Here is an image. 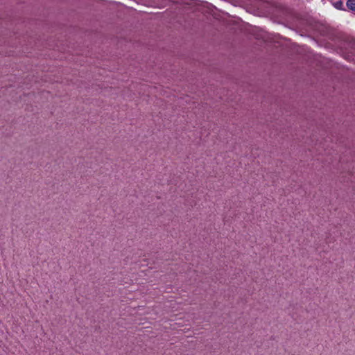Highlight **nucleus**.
Returning <instances> with one entry per match:
<instances>
[{
  "instance_id": "f257e3e1",
  "label": "nucleus",
  "mask_w": 355,
  "mask_h": 355,
  "mask_svg": "<svg viewBox=\"0 0 355 355\" xmlns=\"http://www.w3.org/2000/svg\"><path fill=\"white\" fill-rule=\"evenodd\" d=\"M347 6L349 9L355 12V0H347Z\"/></svg>"
},
{
  "instance_id": "f03ea898",
  "label": "nucleus",
  "mask_w": 355,
  "mask_h": 355,
  "mask_svg": "<svg viewBox=\"0 0 355 355\" xmlns=\"http://www.w3.org/2000/svg\"><path fill=\"white\" fill-rule=\"evenodd\" d=\"M334 6L336 8L342 10L343 7V3L342 1H338L334 3Z\"/></svg>"
}]
</instances>
